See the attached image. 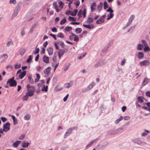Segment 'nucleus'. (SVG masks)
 Here are the masks:
<instances>
[{
	"mask_svg": "<svg viewBox=\"0 0 150 150\" xmlns=\"http://www.w3.org/2000/svg\"><path fill=\"white\" fill-rule=\"evenodd\" d=\"M27 92L26 93L28 94L29 97L32 96L34 95V92L35 88L33 86H31L30 85L28 84L27 86Z\"/></svg>",
	"mask_w": 150,
	"mask_h": 150,
	"instance_id": "obj_1",
	"label": "nucleus"
},
{
	"mask_svg": "<svg viewBox=\"0 0 150 150\" xmlns=\"http://www.w3.org/2000/svg\"><path fill=\"white\" fill-rule=\"evenodd\" d=\"M14 77H13L9 79L7 81V83H9L10 86H15L17 85V82L16 80H14Z\"/></svg>",
	"mask_w": 150,
	"mask_h": 150,
	"instance_id": "obj_2",
	"label": "nucleus"
},
{
	"mask_svg": "<svg viewBox=\"0 0 150 150\" xmlns=\"http://www.w3.org/2000/svg\"><path fill=\"white\" fill-rule=\"evenodd\" d=\"M10 124L9 122H7L3 125V129L4 131L5 132H7L10 129Z\"/></svg>",
	"mask_w": 150,
	"mask_h": 150,
	"instance_id": "obj_3",
	"label": "nucleus"
},
{
	"mask_svg": "<svg viewBox=\"0 0 150 150\" xmlns=\"http://www.w3.org/2000/svg\"><path fill=\"white\" fill-rule=\"evenodd\" d=\"M77 128L76 127H73L72 128L69 129L66 132L64 136V138H65L69 135L72 132V130L74 129Z\"/></svg>",
	"mask_w": 150,
	"mask_h": 150,
	"instance_id": "obj_4",
	"label": "nucleus"
},
{
	"mask_svg": "<svg viewBox=\"0 0 150 150\" xmlns=\"http://www.w3.org/2000/svg\"><path fill=\"white\" fill-rule=\"evenodd\" d=\"M134 18V16L133 15H132L129 19L128 21L126 24V26L123 28L124 29L129 26L130 24L132 23L133 20Z\"/></svg>",
	"mask_w": 150,
	"mask_h": 150,
	"instance_id": "obj_5",
	"label": "nucleus"
},
{
	"mask_svg": "<svg viewBox=\"0 0 150 150\" xmlns=\"http://www.w3.org/2000/svg\"><path fill=\"white\" fill-rule=\"evenodd\" d=\"M19 11V7H16L14 11V13L11 16V18L12 19L15 16H17Z\"/></svg>",
	"mask_w": 150,
	"mask_h": 150,
	"instance_id": "obj_6",
	"label": "nucleus"
},
{
	"mask_svg": "<svg viewBox=\"0 0 150 150\" xmlns=\"http://www.w3.org/2000/svg\"><path fill=\"white\" fill-rule=\"evenodd\" d=\"M73 81H71L69 83H65L64 85V87L65 88H69L71 87L73 85Z\"/></svg>",
	"mask_w": 150,
	"mask_h": 150,
	"instance_id": "obj_7",
	"label": "nucleus"
},
{
	"mask_svg": "<svg viewBox=\"0 0 150 150\" xmlns=\"http://www.w3.org/2000/svg\"><path fill=\"white\" fill-rule=\"evenodd\" d=\"M68 50L67 49H65L63 50H60L58 52V54H60L61 56H63L65 53L67 52Z\"/></svg>",
	"mask_w": 150,
	"mask_h": 150,
	"instance_id": "obj_8",
	"label": "nucleus"
},
{
	"mask_svg": "<svg viewBox=\"0 0 150 150\" xmlns=\"http://www.w3.org/2000/svg\"><path fill=\"white\" fill-rule=\"evenodd\" d=\"M149 64V61L147 60H144L141 62L139 63V64L141 66H148Z\"/></svg>",
	"mask_w": 150,
	"mask_h": 150,
	"instance_id": "obj_9",
	"label": "nucleus"
},
{
	"mask_svg": "<svg viewBox=\"0 0 150 150\" xmlns=\"http://www.w3.org/2000/svg\"><path fill=\"white\" fill-rule=\"evenodd\" d=\"M21 142V141H17L13 143V146L14 147L17 148L18 146Z\"/></svg>",
	"mask_w": 150,
	"mask_h": 150,
	"instance_id": "obj_10",
	"label": "nucleus"
},
{
	"mask_svg": "<svg viewBox=\"0 0 150 150\" xmlns=\"http://www.w3.org/2000/svg\"><path fill=\"white\" fill-rule=\"evenodd\" d=\"M132 141L134 143H137L138 144H141L143 142L141 140L137 138L133 139Z\"/></svg>",
	"mask_w": 150,
	"mask_h": 150,
	"instance_id": "obj_11",
	"label": "nucleus"
},
{
	"mask_svg": "<svg viewBox=\"0 0 150 150\" xmlns=\"http://www.w3.org/2000/svg\"><path fill=\"white\" fill-rule=\"evenodd\" d=\"M95 83L94 82L91 83L86 88V91H88L91 88L95 85Z\"/></svg>",
	"mask_w": 150,
	"mask_h": 150,
	"instance_id": "obj_12",
	"label": "nucleus"
},
{
	"mask_svg": "<svg viewBox=\"0 0 150 150\" xmlns=\"http://www.w3.org/2000/svg\"><path fill=\"white\" fill-rule=\"evenodd\" d=\"M8 56L7 54H4L2 55L0 59L1 62L5 61L8 58Z\"/></svg>",
	"mask_w": 150,
	"mask_h": 150,
	"instance_id": "obj_13",
	"label": "nucleus"
},
{
	"mask_svg": "<svg viewBox=\"0 0 150 150\" xmlns=\"http://www.w3.org/2000/svg\"><path fill=\"white\" fill-rule=\"evenodd\" d=\"M51 69L50 67H48L44 70V73L45 74H49L50 73V70Z\"/></svg>",
	"mask_w": 150,
	"mask_h": 150,
	"instance_id": "obj_14",
	"label": "nucleus"
},
{
	"mask_svg": "<svg viewBox=\"0 0 150 150\" xmlns=\"http://www.w3.org/2000/svg\"><path fill=\"white\" fill-rule=\"evenodd\" d=\"M96 6V3L95 2H93L92 3V4H91V11L92 12L94 11L95 10V8Z\"/></svg>",
	"mask_w": 150,
	"mask_h": 150,
	"instance_id": "obj_15",
	"label": "nucleus"
},
{
	"mask_svg": "<svg viewBox=\"0 0 150 150\" xmlns=\"http://www.w3.org/2000/svg\"><path fill=\"white\" fill-rule=\"evenodd\" d=\"M29 145V143L28 142H25L24 141L22 143L21 146L23 148H26L28 147Z\"/></svg>",
	"mask_w": 150,
	"mask_h": 150,
	"instance_id": "obj_16",
	"label": "nucleus"
},
{
	"mask_svg": "<svg viewBox=\"0 0 150 150\" xmlns=\"http://www.w3.org/2000/svg\"><path fill=\"white\" fill-rule=\"evenodd\" d=\"M53 6L54 8L55 9L56 11L57 12H58L60 11L59 10L58 8V6L57 5V3L56 2H54L53 3Z\"/></svg>",
	"mask_w": 150,
	"mask_h": 150,
	"instance_id": "obj_17",
	"label": "nucleus"
},
{
	"mask_svg": "<svg viewBox=\"0 0 150 150\" xmlns=\"http://www.w3.org/2000/svg\"><path fill=\"white\" fill-rule=\"evenodd\" d=\"M26 74V71H24L21 72L19 75V77L21 79H22L25 76Z\"/></svg>",
	"mask_w": 150,
	"mask_h": 150,
	"instance_id": "obj_18",
	"label": "nucleus"
},
{
	"mask_svg": "<svg viewBox=\"0 0 150 150\" xmlns=\"http://www.w3.org/2000/svg\"><path fill=\"white\" fill-rule=\"evenodd\" d=\"M47 51L48 53V54L50 55L52 54L53 53V50L52 47H50L47 49Z\"/></svg>",
	"mask_w": 150,
	"mask_h": 150,
	"instance_id": "obj_19",
	"label": "nucleus"
},
{
	"mask_svg": "<svg viewBox=\"0 0 150 150\" xmlns=\"http://www.w3.org/2000/svg\"><path fill=\"white\" fill-rule=\"evenodd\" d=\"M104 21V19L103 18L100 17L98 20L96 22V23L98 24H100L102 23H103Z\"/></svg>",
	"mask_w": 150,
	"mask_h": 150,
	"instance_id": "obj_20",
	"label": "nucleus"
},
{
	"mask_svg": "<svg viewBox=\"0 0 150 150\" xmlns=\"http://www.w3.org/2000/svg\"><path fill=\"white\" fill-rule=\"evenodd\" d=\"M43 61L46 63H49V58L48 57L44 56L43 57Z\"/></svg>",
	"mask_w": 150,
	"mask_h": 150,
	"instance_id": "obj_21",
	"label": "nucleus"
},
{
	"mask_svg": "<svg viewBox=\"0 0 150 150\" xmlns=\"http://www.w3.org/2000/svg\"><path fill=\"white\" fill-rule=\"evenodd\" d=\"M150 81V79H148L147 78H146L144 79L143 82L142 84L144 86L147 83L149 82Z\"/></svg>",
	"mask_w": 150,
	"mask_h": 150,
	"instance_id": "obj_22",
	"label": "nucleus"
},
{
	"mask_svg": "<svg viewBox=\"0 0 150 150\" xmlns=\"http://www.w3.org/2000/svg\"><path fill=\"white\" fill-rule=\"evenodd\" d=\"M83 26L89 29H91L93 28L94 27V26L92 24H91V25H86L83 24Z\"/></svg>",
	"mask_w": 150,
	"mask_h": 150,
	"instance_id": "obj_23",
	"label": "nucleus"
},
{
	"mask_svg": "<svg viewBox=\"0 0 150 150\" xmlns=\"http://www.w3.org/2000/svg\"><path fill=\"white\" fill-rule=\"evenodd\" d=\"M26 51V49L25 48H23L19 50V52L20 55L22 56L25 53Z\"/></svg>",
	"mask_w": 150,
	"mask_h": 150,
	"instance_id": "obj_24",
	"label": "nucleus"
},
{
	"mask_svg": "<svg viewBox=\"0 0 150 150\" xmlns=\"http://www.w3.org/2000/svg\"><path fill=\"white\" fill-rule=\"evenodd\" d=\"M30 115L29 114H27L24 116L23 118L24 120L28 121L30 119Z\"/></svg>",
	"mask_w": 150,
	"mask_h": 150,
	"instance_id": "obj_25",
	"label": "nucleus"
},
{
	"mask_svg": "<svg viewBox=\"0 0 150 150\" xmlns=\"http://www.w3.org/2000/svg\"><path fill=\"white\" fill-rule=\"evenodd\" d=\"M144 131L145 132H143L141 134V136L142 137H144L146 135H147L148 134V133H149L150 132L149 131L146 130V129L144 130Z\"/></svg>",
	"mask_w": 150,
	"mask_h": 150,
	"instance_id": "obj_26",
	"label": "nucleus"
},
{
	"mask_svg": "<svg viewBox=\"0 0 150 150\" xmlns=\"http://www.w3.org/2000/svg\"><path fill=\"white\" fill-rule=\"evenodd\" d=\"M123 117L122 116H120V118H118V119H117L116 120H115V121L114 123L115 124H117L121 120H122L123 119Z\"/></svg>",
	"mask_w": 150,
	"mask_h": 150,
	"instance_id": "obj_27",
	"label": "nucleus"
},
{
	"mask_svg": "<svg viewBox=\"0 0 150 150\" xmlns=\"http://www.w3.org/2000/svg\"><path fill=\"white\" fill-rule=\"evenodd\" d=\"M93 21V19L92 18L88 17V19L86 21V22L87 23H92Z\"/></svg>",
	"mask_w": 150,
	"mask_h": 150,
	"instance_id": "obj_28",
	"label": "nucleus"
},
{
	"mask_svg": "<svg viewBox=\"0 0 150 150\" xmlns=\"http://www.w3.org/2000/svg\"><path fill=\"white\" fill-rule=\"evenodd\" d=\"M137 55L139 59H142L144 57V54L143 52H139L138 53Z\"/></svg>",
	"mask_w": 150,
	"mask_h": 150,
	"instance_id": "obj_29",
	"label": "nucleus"
},
{
	"mask_svg": "<svg viewBox=\"0 0 150 150\" xmlns=\"http://www.w3.org/2000/svg\"><path fill=\"white\" fill-rule=\"evenodd\" d=\"M114 14L112 13H110V14H108L107 16L108 18L107 20H108L112 18L114 16Z\"/></svg>",
	"mask_w": 150,
	"mask_h": 150,
	"instance_id": "obj_30",
	"label": "nucleus"
},
{
	"mask_svg": "<svg viewBox=\"0 0 150 150\" xmlns=\"http://www.w3.org/2000/svg\"><path fill=\"white\" fill-rule=\"evenodd\" d=\"M27 93L23 97L22 100L23 101H27L28 98V97H29Z\"/></svg>",
	"mask_w": 150,
	"mask_h": 150,
	"instance_id": "obj_31",
	"label": "nucleus"
},
{
	"mask_svg": "<svg viewBox=\"0 0 150 150\" xmlns=\"http://www.w3.org/2000/svg\"><path fill=\"white\" fill-rule=\"evenodd\" d=\"M82 29L80 28H77L75 30V32L76 34H79L82 31Z\"/></svg>",
	"mask_w": 150,
	"mask_h": 150,
	"instance_id": "obj_32",
	"label": "nucleus"
},
{
	"mask_svg": "<svg viewBox=\"0 0 150 150\" xmlns=\"http://www.w3.org/2000/svg\"><path fill=\"white\" fill-rule=\"evenodd\" d=\"M48 86H45V85H43L42 87L41 90L42 91H45V92H47L48 90Z\"/></svg>",
	"mask_w": 150,
	"mask_h": 150,
	"instance_id": "obj_33",
	"label": "nucleus"
},
{
	"mask_svg": "<svg viewBox=\"0 0 150 150\" xmlns=\"http://www.w3.org/2000/svg\"><path fill=\"white\" fill-rule=\"evenodd\" d=\"M28 80L30 83L33 84L34 83V81L31 76H29L28 78Z\"/></svg>",
	"mask_w": 150,
	"mask_h": 150,
	"instance_id": "obj_34",
	"label": "nucleus"
},
{
	"mask_svg": "<svg viewBox=\"0 0 150 150\" xmlns=\"http://www.w3.org/2000/svg\"><path fill=\"white\" fill-rule=\"evenodd\" d=\"M143 47L142 45L141 44H139L137 45V49L138 50H142Z\"/></svg>",
	"mask_w": 150,
	"mask_h": 150,
	"instance_id": "obj_35",
	"label": "nucleus"
},
{
	"mask_svg": "<svg viewBox=\"0 0 150 150\" xmlns=\"http://www.w3.org/2000/svg\"><path fill=\"white\" fill-rule=\"evenodd\" d=\"M13 44V42L12 40L10 41L7 42L6 44V46L7 47H9L11 46H12Z\"/></svg>",
	"mask_w": 150,
	"mask_h": 150,
	"instance_id": "obj_36",
	"label": "nucleus"
},
{
	"mask_svg": "<svg viewBox=\"0 0 150 150\" xmlns=\"http://www.w3.org/2000/svg\"><path fill=\"white\" fill-rule=\"evenodd\" d=\"M103 3L102 2H100L99 5H98L97 7V9L100 11L102 8Z\"/></svg>",
	"mask_w": 150,
	"mask_h": 150,
	"instance_id": "obj_37",
	"label": "nucleus"
},
{
	"mask_svg": "<svg viewBox=\"0 0 150 150\" xmlns=\"http://www.w3.org/2000/svg\"><path fill=\"white\" fill-rule=\"evenodd\" d=\"M77 12L78 10L77 9H74L73 12H72L71 13V15L73 16H76Z\"/></svg>",
	"mask_w": 150,
	"mask_h": 150,
	"instance_id": "obj_38",
	"label": "nucleus"
},
{
	"mask_svg": "<svg viewBox=\"0 0 150 150\" xmlns=\"http://www.w3.org/2000/svg\"><path fill=\"white\" fill-rule=\"evenodd\" d=\"M150 49L148 45L146 46H145L144 48V51L145 52H146L147 51H150Z\"/></svg>",
	"mask_w": 150,
	"mask_h": 150,
	"instance_id": "obj_39",
	"label": "nucleus"
},
{
	"mask_svg": "<svg viewBox=\"0 0 150 150\" xmlns=\"http://www.w3.org/2000/svg\"><path fill=\"white\" fill-rule=\"evenodd\" d=\"M72 29V28L70 26H67L65 28V31L67 32H69Z\"/></svg>",
	"mask_w": 150,
	"mask_h": 150,
	"instance_id": "obj_40",
	"label": "nucleus"
},
{
	"mask_svg": "<svg viewBox=\"0 0 150 150\" xmlns=\"http://www.w3.org/2000/svg\"><path fill=\"white\" fill-rule=\"evenodd\" d=\"M21 34L22 36H23L25 34V31L24 28H23L21 29Z\"/></svg>",
	"mask_w": 150,
	"mask_h": 150,
	"instance_id": "obj_41",
	"label": "nucleus"
},
{
	"mask_svg": "<svg viewBox=\"0 0 150 150\" xmlns=\"http://www.w3.org/2000/svg\"><path fill=\"white\" fill-rule=\"evenodd\" d=\"M83 11L82 10H80L77 14V16H79V18L81 17V14H82Z\"/></svg>",
	"mask_w": 150,
	"mask_h": 150,
	"instance_id": "obj_42",
	"label": "nucleus"
},
{
	"mask_svg": "<svg viewBox=\"0 0 150 150\" xmlns=\"http://www.w3.org/2000/svg\"><path fill=\"white\" fill-rule=\"evenodd\" d=\"M67 21L66 18L65 17L64 18V19L62 20L60 22V24L61 25H63L66 23Z\"/></svg>",
	"mask_w": 150,
	"mask_h": 150,
	"instance_id": "obj_43",
	"label": "nucleus"
},
{
	"mask_svg": "<svg viewBox=\"0 0 150 150\" xmlns=\"http://www.w3.org/2000/svg\"><path fill=\"white\" fill-rule=\"evenodd\" d=\"M57 36L61 38H63L64 37L63 34L61 33H58L57 35Z\"/></svg>",
	"mask_w": 150,
	"mask_h": 150,
	"instance_id": "obj_44",
	"label": "nucleus"
},
{
	"mask_svg": "<svg viewBox=\"0 0 150 150\" xmlns=\"http://www.w3.org/2000/svg\"><path fill=\"white\" fill-rule=\"evenodd\" d=\"M74 4L76 6V8H77L79 5L80 2L79 1H76L74 2Z\"/></svg>",
	"mask_w": 150,
	"mask_h": 150,
	"instance_id": "obj_45",
	"label": "nucleus"
},
{
	"mask_svg": "<svg viewBox=\"0 0 150 150\" xmlns=\"http://www.w3.org/2000/svg\"><path fill=\"white\" fill-rule=\"evenodd\" d=\"M68 20L70 21H75L76 18H74V17L69 16V17Z\"/></svg>",
	"mask_w": 150,
	"mask_h": 150,
	"instance_id": "obj_46",
	"label": "nucleus"
},
{
	"mask_svg": "<svg viewBox=\"0 0 150 150\" xmlns=\"http://www.w3.org/2000/svg\"><path fill=\"white\" fill-rule=\"evenodd\" d=\"M108 4L106 1H105L104 3V8L106 9L107 8H108Z\"/></svg>",
	"mask_w": 150,
	"mask_h": 150,
	"instance_id": "obj_47",
	"label": "nucleus"
},
{
	"mask_svg": "<svg viewBox=\"0 0 150 150\" xmlns=\"http://www.w3.org/2000/svg\"><path fill=\"white\" fill-rule=\"evenodd\" d=\"M138 101L140 103H142L143 102L142 97H138Z\"/></svg>",
	"mask_w": 150,
	"mask_h": 150,
	"instance_id": "obj_48",
	"label": "nucleus"
},
{
	"mask_svg": "<svg viewBox=\"0 0 150 150\" xmlns=\"http://www.w3.org/2000/svg\"><path fill=\"white\" fill-rule=\"evenodd\" d=\"M25 134H22L19 136V139L20 140H22L25 138Z\"/></svg>",
	"mask_w": 150,
	"mask_h": 150,
	"instance_id": "obj_49",
	"label": "nucleus"
},
{
	"mask_svg": "<svg viewBox=\"0 0 150 150\" xmlns=\"http://www.w3.org/2000/svg\"><path fill=\"white\" fill-rule=\"evenodd\" d=\"M123 129L122 128H121L119 129H117L115 130V133H118L121 131Z\"/></svg>",
	"mask_w": 150,
	"mask_h": 150,
	"instance_id": "obj_50",
	"label": "nucleus"
},
{
	"mask_svg": "<svg viewBox=\"0 0 150 150\" xmlns=\"http://www.w3.org/2000/svg\"><path fill=\"white\" fill-rule=\"evenodd\" d=\"M86 9H84L83 10V12L82 13V14L83 15V16L84 18H85L86 16Z\"/></svg>",
	"mask_w": 150,
	"mask_h": 150,
	"instance_id": "obj_51",
	"label": "nucleus"
},
{
	"mask_svg": "<svg viewBox=\"0 0 150 150\" xmlns=\"http://www.w3.org/2000/svg\"><path fill=\"white\" fill-rule=\"evenodd\" d=\"M39 51V48H36L35 49V51L33 52V53L35 54H36L38 53Z\"/></svg>",
	"mask_w": 150,
	"mask_h": 150,
	"instance_id": "obj_52",
	"label": "nucleus"
},
{
	"mask_svg": "<svg viewBox=\"0 0 150 150\" xmlns=\"http://www.w3.org/2000/svg\"><path fill=\"white\" fill-rule=\"evenodd\" d=\"M101 66L100 65V63L98 62H97L94 65V67L95 68H97Z\"/></svg>",
	"mask_w": 150,
	"mask_h": 150,
	"instance_id": "obj_53",
	"label": "nucleus"
},
{
	"mask_svg": "<svg viewBox=\"0 0 150 150\" xmlns=\"http://www.w3.org/2000/svg\"><path fill=\"white\" fill-rule=\"evenodd\" d=\"M57 56L56 55H54L52 57V59L53 62H55L57 61Z\"/></svg>",
	"mask_w": 150,
	"mask_h": 150,
	"instance_id": "obj_54",
	"label": "nucleus"
},
{
	"mask_svg": "<svg viewBox=\"0 0 150 150\" xmlns=\"http://www.w3.org/2000/svg\"><path fill=\"white\" fill-rule=\"evenodd\" d=\"M96 141V139H94L93 140V141H91L90 143L89 144H88L87 146H86V147H88V146H89L90 145H91V144H93V143H94L95 141Z\"/></svg>",
	"mask_w": 150,
	"mask_h": 150,
	"instance_id": "obj_55",
	"label": "nucleus"
},
{
	"mask_svg": "<svg viewBox=\"0 0 150 150\" xmlns=\"http://www.w3.org/2000/svg\"><path fill=\"white\" fill-rule=\"evenodd\" d=\"M32 60V56L31 55H30L29 56V58L26 61V62L27 63H29L30 62V61Z\"/></svg>",
	"mask_w": 150,
	"mask_h": 150,
	"instance_id": "obj_56",
	"label": "nucleus"
},
{
	"mask_svg": "<svg viewBox=\"0 0 150 150\" xmlns=\"http://www.w3.org/2000/svg\"><path fill=\"white\" fill-rule=\"evenodd\" d=\"M126 60L125 59H123L122 61H121V65L122 66H123L125 63H126Z\"/></svg>",
	"mask_w": 150,
	"mask_h": 150,
	"instance_id": "obj_57",
	"label": "nucleus"
},
{
	"mask_svg": "<svg viewBox=\"0 0 150 150\" xmlns=\"http://www.w3.org/2000/svg\"><path fill=\"white\" fill-rule=\"evenodd\" d=\"M16 0H10L9 3L12 4H14L16 3Z\"/></svg>",
	"mask_w": 150,
	"mask_h": 150,
	"instance_id": "obj_58",
	"label": "nucleus"
},
{
	"mask_svg": "<svg viewBox=\"0 0 150 150\" xmlns=\"http://www.w3.org/2000/svg\"><path fill=\"white\" fill-rule=\"evenodd\" d=\"M142 42L144 47L148 45L147 42L145 40H142Z\"/></svg>",
	"mask_w": 150,
	"mask_h": 150,
	"instance_id": "obj_59",
	"label": "nucleus"
},
{
	"mask_svg": "<svg viewBox=\"0 0 150 150\" xmlns=\"http://www.w3.org/2000/svg\"><path fill=\"white\" fill-rule=\"evenodd\" d=\"M107 11L110 13H113L114 12L113 11L110 7L107 10Z\"/></svg>",
	"mask_w": 150,
	"mask_h": 150,
	"instance_id": "obj_60",
	"label": "nucleus"
},
{
	"mask_svg": "<svg viewBox=\"0 0 150 150\" xmlns=\"http://www.w3.org/2000/svg\"><path fill=\"white\" fill-rule=\"evenodd\" d=\"M74 41L78 42V41H79V37L77 36H76V37L74 38Z\"/></svg>",
	"mask_w": 150,
	"mask_h": 150,
	"instance_id": "obj_61",
	"label": "nucleus"
},
{
	"mask_svg": "<svg viewBox=\"0 0 150 150\" xmlns=\"http://www.w3.org/2000/svg\"><path fill=\"white\" fill-rule=\"evenodd\" d=\"M20 64H17L15 65V68L16 69H18L20 68Z\"/></svg>",
	"mask_w": 150,
	"mask_h": 150,
	"instance_id": "obj_62",
	"label": "nucleus"
},
{
	"mask_svg": "<svg viewBox=\"0 0 150 150\" xmlns=\"http://www.w3.org/2000/svg\"><path fill=\"white\" fill-rule=\"evenodd\" d=\"M69 94H67V95L63 99L64 101V102H65L67 100L68 96H69Z\"/></svg>",
	"mask_w": 150,
	"mask_h": 150,
	"instance_id": "obj_63",
	"label": "nucleus"
},
{
	"mask_svg": "<svg viewBox=\"0 0 150 150\" xmlns=\"http://www.w3.org/2000/svg\"><path fill=\"white\" fill-rule=\"evenodd\" d=\"M146 95L147 97H150V91H148L146 92Z\"/></svg>",
	"mask_w": 150,
	"mask_h": 150,
	"instance_id": "obj_64",
	"label": "nucleus"
}]
</instances>
